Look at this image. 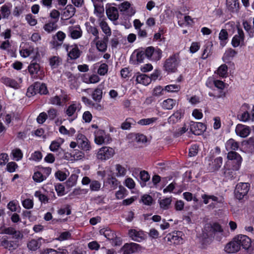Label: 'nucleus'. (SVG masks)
<instances>
[{"mask_svg": "<svg viewBox=\"0 0 254 254\" xmlns=\"http://www.w3.org/2000/svg\"><path fill=\"white\" fill-rule=\"evenodd\" d=\"M0 233L12 236L11 239L7 236H3L0 239V247L10 252H13L19 247V241L23 237L22 233L13 227H4Z\"/></svg>", "mask_w": 254, "mask_h": 254, "instance_id": "obj_1", "label": "nucleus"}, {"mask_svg": "<svg viewBox=\"0 0 254 254\" xmlns=\"http://www.w3.org/2000/svg\"><path fill=\"white\" fill-rule=\"evenodd\" d=\"M228 161L224 166L223 173L227 179L232 180L236 178V171L241 166L242 157L240 154L235 151L229 152L227 155Z\"/></svg>", "mask_w": 254, "mask_h": 254, "instance_id": "obj_2", "label": "nucleus"}, {"mask_svg": "<svg viewBox=\"0 0 254 254\" xmlns=\"http://www.w3.org/2000/svg\"><path fill=\"white\" fill-rule=\"evenodd\" d=\"M180 62L179 54H174L165 60L163 68L168 72H175L177 70Z\"/></svg>", "mask_w": 254, "mask_h": 254, "instance_id": "obj_3", "label": "nucleus"}, {"mask_svg": "<svg viewBox=\"0 0 254 254\" xmlns=\"http://www.w3.org/2000/svg\"><path fill=\"white\" fill-rule=\"evenodd\" d=\"M145 50L146 58L150 61L157 62L159 61L162 58V51L157 47H148L145 48Z\"/></svg>", "mask_w": 254, "mask_h": 254, "instance_id": "obj_4", "label": "nucleus"}, {"mask_svg": "<svg viewBox=\"0 0 254 254\" xmlns=\"http://www.w3.org/2000/svg\"><path fill=\"white\" fill-rule=\"evenodd\" d=\"M250 189V185L246 183H240L237 185L235 189L236 197L241 200L247 195Z\"/></svg>", "mask_w": 254, "mask_h": 254, "instance_id": "obj_5", "label": "nucleus"}, {"mask_svg": "<svg viewBox=\"0 0 254 254\" xmlns=\"http://www.w3.org/2000/svg\"><path fill=\"white\" fill-rule=\"evenodd\" d=\"M114 150L110 147L104 146L100 148L97 154V158L101 160H106L113 156Z\"/></svg>", "mask_w": 254, "mask_h": 254, "instance_id": "obj_6", "label": "nucleus"}, {"mask_svg": "<svg viewBox=\"0 0 254 254\" xmlns=\"http://www.w3.org/2000/svg\"><path fill=\"white\" fill-rule=\"evenodd\" d=\"M76 141L79 147L83 151L87 152L91 150L90 143L84 135L81 133L78 134Z\"/></svg>", "mask_w": 254, "mask_h": 254, "instance_id": "obj_7", "label": "nucleus"}, {"mask_svg": "<svg viewBox=\"0 0 254 254\" xmlns=\"http://www.w3.org/2000/svg\"><path fill=\"white\" fill-rule=\"evenodd\" d=\"M206 128V126L199 122H194L191 121L190 122V131L195 135H200L202 134Z\"/></svg>", "mask_w": 254, "mask_h": 254, "instance_id": "obj_8", "label": "nucleus"}, {"mask_svg": "<svg viewBox=\"0 0 254 254\" xmlns=\"http://www.w3.org/2000/svg\"><path fill=\"white\" fill-rule=\"evenodd\" d=\"M235 240L239 244L240 248L242 247L243 249L248 250L251 246V240L246 235H238L235 237Z\"/></svg>", "mask_w": 254, "mask_h": 254, "instance_id": "obj_9", "label": "nucleus"}, {"mask_svg": "<svg viewBox=\"0 0 254 254\" xmlns=\"http://www.w3.org/2000/svg\"><path fill=\"white\" fill-rule=\"evenodd\" d=\"M64 46L65 47L66 51L68 52V56L70 59L76 60L80 57V51L77 45H64Z\"/></svg>", "mask_w": 254, "mask_h": 254, "instance_id": "obj_10", "label": "nucleus"}, {"mask_svg": "<svg viewBox=\"0 0 254 254\" xmlns=\"http://www.w3.org/2000/svg\"><path fill=\"white\" fill-rule=\"evenodd\" d=\"M67 32L68 36L73 39L79 38L82 35V31L79 25L69 26Z\"/></svg>", "mask_w": 254, "mask_h": 254, "instance_id": "obj_11", "label": "nucleus"}, {"mask_svg": "<svg viewBox=\"0 0 254 254\" xmlns=\"http://www.w3.org/2000/svg\"><path fill=\"white\" fill-rule=\"evenodd\" d=\"M238 34L235 35L232 38L231 44L233 47L236 48L243 44L244 41L245 35L243 30L237 27Z\"/></svg>", "mask_w": 254, "mask_h": 254, "instance_id": "obj_12", "label": "nucleus"}, {"mask_svg": "<svg viewBox=\"0 0 254 254\" xmlns=\"http://www.w3.org/2000/svg\"><path fill=\"white\" fill-rule=\"evenodd\" d=\"M140 245L136 243H127L122 248L123 254H132L137 253L140 250Z\"/></svg>", "mask_w": 254, "mask_h": 254, "instance_id": "obj_13", "label": "nucleus"}, {"mask_svg": "<svg viewBox=\"0 0 254 254\" xmlns=\"http://www.w3.org/2000/svg\"><path fill=\"white\" fill-rule=\"evenodd\" d=\"M240 249L239 244L234 237L232 241L226 245L224 250L228 254H234L239 252Z\"/></svg>", "mask_w": 254, "mask_h": 254, "instance_id": "obj_14", "label": "nucleus"}, {"mask_svg": "<svg viewBox=\"0 0 254 254\" xmlns=\"http://www.w3.org/2000/svg\"><path fill=\"white\" fill-rule=\"evenodd\" d=\"M65 37V34L62 31H59L56 35L53 37V40L51 43L54 48H58L61 46Z\"/></svg>", "mask_w": 254, "mask_h": 254, "instance_id": "obj_15", "label": "nucleus"}, {"mask_svg": "<svg viewBox=\"0 0 254 254\" xmlns=\"http://www.w3.org/2000/svg\"><path fill=\"white\" fill-rule=\"evenodd\" d=\"M235 131L237 135L244 138L249 135L251 129L249 127L242 124H238L236 126Z\"/></svg>", "mask_w": 254, "mask_h": 254, "instance_id": "obj_16", "label": "nucleus"}, {"mask_svg": "<svg viewBox=\"0 0 254 254\" xmlns=\"http://www.w3.org/2000/svg\"><path fill=\"white\" fill-rule=\"evenodd\" d=\"M223 158L221 157H218L211 160L208 164V169L210 172H214L220 169L222 165Z\"/></svg>", "mask_w": 254, "mask_h": 254, "instance_id": "obj_17", "label": "nucleus"}, {"mask_svg": "<svg viewBox=\"0 0 254 254\" xmlns=\"http://www.w3.org/2000/svg\"><path fill=\"white\" fill-rule=\"evenodd\" d=\"M130 3L126 1L119 4L118 8L121 12H127L128 16H132L135 13V10L133 8L130 7Z\"/></svg>", "mask_w": 254, "mask_h": 254, "instance_id": "obj_18", "label": "nucleus"}, {"mask_svg": "<svg viewBox=\"0 0 254 254\" xmlns=\"http://www.w3.org/2000/svg\"><path fill=\"white\" fill-rule=\"evenodd\" d=\"M128 235L132 240L138 242L145 239L144 234L142 231H137L134 229H131L128 231Z\"/></svg>", "mask_w": 254, "mask_h": 254, "instance_id": "obj_19", "label": "nucleus"}, {"mask_svg": "<svg viewBox=\"0 0 254 254\" xmlns=\"http://www.w3.org/2000/svg\"><path fill=\"white\" fill-rule=\"evenodd\" d=\"M201 198L203 199V203L205 204L209 203L210 200L219 203H222L223 202V198L222 196L217 197L214 195L203 194L201 195Z\"/></svg>", "mask_w": 254, "mask_h": 254, "instance_id": "obj_20", "label": "nucleus"}, {"mask_svg": "<svg viewBox=\"0 0 254 254\" xmlns=\"http://www.w3.org/2000/svg\"><path fill=\"white\" fill-rule=\"evenodd\" d=\"M248 107L247 104H244L242 107L237 115L238 119L242 122L248 121L250 118L251 116L247 111H243V109H246Z\"/></svg>", "mask_w": 254, "mask_h": 254, "instance_id": "obj_21", "label": "nucleus"}, {"mask_svg": "<svg viewBox=\"0 0 254 254\" xmlns=\"http://www.w3.org/2000/svg\"><path fill=\"white\" fill-rule=\"evenodd\" d=\"M106 14L109 19L112 21H116L119 18L118 10L117 7L110 6L106 8Z\"/></svg>", "mask_w": 254, "mask_h": 254, "instance_id": "obj_22", "label": "nucleus"}, {"mask_svg": "<svg viewBox=\"0 0 254 254\" xmlns=\"http://www.w3.org/2000/svg\"><path fill=\"white\" fill-rule=\"evenodd\" d=\"M178 232H173L167 235L166 238H167V241L175 245L179 244L180 241H182V238L178 235Z\"/></svg>", "mask_w": 254, "mask_h": 254, "instance_id": "obj_23", "label": "nucleus"}, {"mask_svg": "<svg viewBox=\"0 0 254 254\" xmlns=\"http://www.w3.org/2000/svg\"><path fill=\"white\" fill-rule=\"evenodd\" d=\"M227 7L232 12H237L239 9L238 0H226Z\"/></svg>", "mask_w": 254, "mask_h": 254, "instance_id": "obj_24", "label": "nucleus"}, {"mask_svg": "<svg viewBox=\"0 0 254 254\" xmlns=\"http://www.w3.org/2000/svg\"><path fill=\"white\" fill-rule=\"evenodd\" d=\"M86 30L88 34H92L95 37L94 41L99 39V31L96 27L90 25L89 22L85 24Z\"/></svg>", "mask_w": 254, "mask_h": 254, "instance_id": "obj_25", "label": "nucleus"}, {"mask_svg": "<svg viewBox=\"0 0 254 254\" xmlns=\"http://www.w3.org/2000/svg\"><path fill=\"white\" fill-rule=\"evenodd\" d=\"M225 147L227 151H233L237 150L239 147V143L233 138H230L225 143Z\"/></svg>", "mask_w": 254, "mask_h": 254, "instance_id": "obj_26", "label": "nucleus"}, {"mask_svg": "<svg viewBox=\"0 0 254 254\" xmlns=\"http://www.w3.org/2000/svg\"><path fill=\"white\" fill-rule=\"evenodd\" d=\"M1 82L5 85L14 89H18L19 87V84L15 80L8 77H2Z\"/></svg>", "mask_w": 254, "mask_h": 254, "instance_id": "obj_27", "label": "nucleus"}, {"mask_svg": "<svg viewBox=\"0 0 254 254\" xmlns=\"http://www.w3.org/2000/svg\"><path fill=\"white\" fill-rule=\"evenodd\" d=\"M136 81L138 83L147 85L151 82V79L145 74H139L136 77Z\"/></svg>", "mask_w": 254, "mask_h": 254, "instance_id": "obj_28", "label": "nucleus"}, {"mask_svg": "<svg viewBox=\"0 0 254 254\" xmlns=\"http://www.w3.org/2000/svg\"><path fill=\"white\" fill-rule=\"evenodd\" d=\"M135 53H136L135 56L136 62H134V64H138L142 63L143 60L146 57L145 49H138L134 52V54Z\"/></svg>", "mask_w": 254, "mask_h": 254, "instance_id": "obj_29", "label": "nucleus"}, {"mask_svg": "<svg viewBox=\"0 0 254 254\" xmlns=\"http://www.w3.org/2000/svg\"><path fill=\"white\" fill-rule=\"evenodd\" d=\"M61 144L57 141H53L50 146V149L53 152H58V155H62L64 154V150L60 147Z\"/></svg>", "mask_w": 254, "mask_h": 254, "instance_id": "obj_30", "label": "nucleus"}, {"mask_svg": "<svg viewBox=\"0 0 254 254\" xmlns=\"http://www.w3.org/2000/svg\"><path fill=\"white\" fill-rule=\"evenodd\" d=\"M12 5L10 3H6L1 7L0 11L3 18H7L11 12Z\"/></svg>", "mask_w": 254, "mask_h": 254, "instance_id": "obj_31", "label": "nucleus"}, {"mask_svg": "<svg viewBox=\"0 0 254 254\" xmlns=\"http://www.w3.org/2000/svg\"><path fill=\"white\" fill-rule=\"evenodd\" d=\"M176 100L168 98L164 100L162 104V107L165 110H171L176 105Z\"/></svg>", "mask_w": 254, "mask_h": 254, "instance_id": "obj_32", "label": "nucleus"}, {"mask_svg": "<svg viewBox=\"0 0 254 254\" xmlns=\"http://www.w3.org/2000/svg\"><path fill=\"white\" fill-rule=\"evenodd\" d=\"M99 232L100 234L103 235L107 239L110 241L116 237V234L110 229L103 228L100 230Z\"/></svg>", "mask_w": 254, "mask_h": 254, "instance_id": "obj_33", "label": "nucleus"}, {"mask_svg": "<svg viewBox=\"0 0 254 254\" xmlns=\"http://www.w3.org/2000/svg\"><path fill=\"white\" fill-rule=\"evenodd\" d=\"M62 62V59L58 56H53L49 59L50 65L52 68L58 67Z\"/></svg>", "mask_w": 254, "mask_h": 254, "instance_id": "obj_34", "label": "nucleus"}, {"mask_svg": "<svg viewBox=\"0 0 254 254\" xmlns=\"http://www.w3.org/2000/svg\"><path fill=\"white\" fill-rule=\"evenodd\" d=\"M246 150L249 153H254V137L249 138L244 144Z\"/></svg>", "mask_w": 254, "mask_h": 254, "instance_id": "obj_35", "label": "nucleus"}, {"mask_svg": "<svg viewBox=\"0 0 254 254\" xmlns=\"http://www.w3.org/2000/svg\"><path fill=\"white\" fill-rule=\"evenodd\" d=\"M228 38V33L226 30L222 29L219 34V39L220 40V45L224 47L226 44V40Z\"/></svg>", "mask_w": 254, "mask_h": 254, "instance_id": "obj_36", "label": "nucleus"}, {"mask_svg": "<svg viewBox=\"0 0 254 254\" xmlns=\"http://www.w3.org/2000/svg\"><path fill=\"white\" fill-rule=\"evenodd\" d=\"M181 118V112L179 111H177L169 118L168 122L169 124H174L177 123Z\"/></svg>", "mask_w": 254, "mask_h": 254, "instance_id": "obj_37", "label": "nucleus"}, {"mask_svg": "<svg viewBox=\"0 0 254 254\" xmlns=\"http://www.w3.org/2000/svg\"><path fill=\"white\" fill-rule=\"evenodd\" d=\"M40 66L39 64L32 61L28 66V70L31 75L37 74L39 71Z\"/></svg>", "mask_w": 254, "mask_h": 254, "instance_id": "obj_38", "label": "nucleus"}, {"mask_svg": "<svg viewBox=\"0 0 254 254\" xmlns=\"http://www.w3.org/2000/svg\"><path fill=\"white\" fill-rule=\"evenodd\" d=\"M171 202V197H166L162 199L159 200L160 207L164 210L169 209Z\"/></svg>", "mask_w": 254, "mask_h": 254, "instance_id": "obj_39", "label": "nucleus"}, {"mask_svg": "<svg viewBox=\"0 0 254 254\" xmlns=\"http://www.w3.org/2000/svg\"><path fill=\"white\" fill-rule=\"evenodd\" d=\"M140 178L141 180L140 182V185L142 187H144L146 186V183L149 181L150 179V176L147 172L145 171H141L140 172Z\"/></svg>", "mask_w": 254, "mask_h": 254, "instance_id": "obj_40", "label": "nucleus"}, {"mask_svg": "<svg viewBox=\"0 0 254 254\" xmlns=\"http://www.w3.org/2000/svg\"><path fill=\"white\" fill-rule=\"evenodd\" d=\"M93 5L94 6V13L96 14V15L99 17H102L104 9L103 6L101 3H93Z\"/></svg>", "mask_w": 254, "mask_h": 254, "instance_id": "obj_41", "label": "nucleus"}, {"mask_svg": "<svg viewBox=\"0 0 254 254\" xmlns=\"http://www.w3.org/2000/svg\"><path fill=\"white\" fill-rule=\"evenodd\" d=\"M102 90L99 88H96L92 94V99L96 102H100L102 98Z\"/></svg>", "mask_w": 254, "mask_h": 254, "instance_id": "obj_42", "label": "nucleus"}, {"mask_svg": "<svg viewBox=\"0 0 254 254\" xmlns=\"http://www.w3.org/2000/svg\"><path fill=\"white\" fill-rule=\"evenodd\" d=\"M56 23V21H52L45 24L44 26V30L48 33L56 30L58 28Z\"/></svg>", "mask_w": 254, "mask_h": 254, "instance_id": "obj_43", "label": "nucleus"}, {"mask_svg": "<svg viewBox=\"0 0 254 254\" xmlns=\"http://www.w3.org/2000/svg\"><path fill=\"white\" fill-rule=\"evenodd\" d=\"M36 88L40 94L46 95L48 93V90L45 83H36Z\"/></svg>", "mask_w": 254, "mask_h": 254, "instance_id": "obj_44", "label": "nucleus"}, {"mask_svg": "<svg viewBox=\"0 0 254 254\" xmlns=\"http://www.w3.org/2000/svg\"><path fill=\"white\" fill-rule=\"evenodd\" d=\"M78 176L76 174H72L66 182V186L68 188H71L75 186L76 184Z\"/></svg>", "mask_w": 254, "mask_h": 254, "instance_id": "obj_45", "label": "nucleus"}, {"mask_svg": "<svg viewBox=\"0 0 254 254\" xmlns=\"http://www.w3.org/2000/svg\"><path fill=\"white\" fill-rule=\"evenodd\" d=\"M212 47V44L211 42H208L205 45V48L203 50V54L202 55V58L203 59H206L209 54L211 52V48Z\"/></svg>", "mask_w": 254, "mask_h": 254, "instance_id": "obj_46", "label": "nucleus"}, {"mask_svg": "<svg viewBox=\"0 0 254 254\" xmlns=\"http://www.w3.org/2000/svg\"><path fill=\"white\" fill-rule=\"evenodd\" d=\"M100 26L102 30V31L107 35L111 36V30L109 26H108L107 23L105 21H101L100 23Z\"/></svg>", "mask_w": 254, "mask_h": 254, "instance_id": "obj_47", "label": "nucleus"}, {"mask_svg": "<svg viewBox=\"0 0 254 254\" xmlns=\"http://www.w3.org/2000/svg\"><path fill=\"white\" fill-rule=\"evenodd\" d=\"M34 195L35 197L38 198L39 200L44 203L49 202V198L48 196L43 193L40 191H36L35 192Z\"/></svg>", "mask_w": 254, "mask_h": 254, "instance_id": "obj_48", "label": "nucleus"}, {"mask_svg": "<svg viewBox=\"0 0 254 254\" xmlns=\"http://www.w3.org/2000/svg\"><path fill=\"white\" fill-rule=\"evenodd\" d=\"M32 178L33 180L36 183H41L46 180L45 176H44L42 173L40 171L35 172Z\"/></svg>", "mask_w": 254, "mask_h": 254, "instance_id": "obj_49", "label": "nucleus"}, {"mask_svg": "<svg viewBox=\"0 0 254 254\" xmlns=\"http://www.w3.org/2000/svg\"><path fill=\"white\" fill-rule=\"evenodd\" d=\"M107 183L110 185L111 189L115 190L117 188L120 182L116 178L111 177L108 179Z\"/></svg>", "mask_w": 254, "mask_h": 254, "instance_id": "obj_50", "label": "nucleus"}, {"mask_svg": "<svg viewBox=\"0 0 254 254\" xmlns=\"http://www.w3.org/2000/svg\"><path fill=\"white\" fill-rule=\"evenodd\" d=\"M96 43V46L97 50L101 52H105L107 50V44L101 40H97Z\"/></svg>", "mask_w": 254, "mask_h": 254, "instance_id": "obj_51", "label": "nucleus"}, {"mask_svg": "<svg viewBox=\"0 0 254 254\" xmlns=\"http://www.w3.org/2000/svg\"><path fill=\"white\" fill-rule=\"evenodd\" d=\"M243 25L245 30L247 32L250 38H252L254 37V30L253 28H252L251 25L249 24V23L247 21H244L243 23Z\"/></svg>", "mask_w": 254, "mask_h": 254, "instance_id": "obj_52", "label": "nucleus"}, {"mask_svg": "<svg viewBox=\"0 0 254 254\" xmlns=\"http://www.w3.org/2000/svg\"><path fill=\"white\" fill-rule=\"evenodd\" d=\"M40 247L38 242L34 239H32L27 243L28 248L31 251H36Z\"/></svg>", "mask_w": 254, "mask_h": 254, "instance_id": "obj_53", "label": "nucleus"}, {"mask_svg": "<svg viewBox=\"0 0 254 254\" xmlns=\"http://www.w3.org/2000/svg\"><path fill=\"white\" fill-rule=\"evenodd\" d=\"M134 121L132 118H127L121 125V128L123 129H128L131 127V125L133 124Z\"/></svg>", "mask_w": 254, "mask_h": 254, "instance_id": "obj_54", "label": "nucleus"}, {"mask_svg": "<svg viewBox=\"0 0 254 254\" xmlns=\"http://www.w3.org/2000/svg\"><path fill=\"white\" fill-rule=\"evenodd\" d=\"M141 201L142 203L146 205L150 206L153 203V198L149 194H144L141 196Z\"/></svg>", "mask_w": 254, "mask_h": 254, "instance_id": "obj_55", "label": "nucleus"}, {"mask_svg": "<svg viewBox=\"0 0 254 254\" xmlns=\"http://www.w3.org/2000/svg\"><path fill=\"white\" fill-rule=\"evenodd\" d=\"M157 120V118H151L143 119L138 122V124L141 125H149L155 122Z\"/></svg>", "mask_w": 254, "mask_h": 254, "instance_id": "obj_56", "label": "nucleus"}, {"mask_svg": "<svg viewBox=\"0 0 254 254\" xmlns=\"http://www.w3.org/2000/svg\"><path fill=\"white\" fill-rule=\"evenodd\" d=\"M208 228H210V231L213 233L223 232L221 226L217 223H214L212 225H209Z\"/></svg>", "mask_w": 254, "mask_h": 254, "instance_id": "obj_57", "label": "nucleus"}, {"mask_svg": "<svg viewBox=\"0 0 254 254\" xmlns=\"http://www.w3.org/2000/svg\"><path fill=\"white\" fill-rule=\"evenodd\" d=\"M227 66L225 64H222L217 69V74L219 76L224 77L227 73Z\"/></svg>", "mask_w": 254, "mask_h": 254, "instance_id": "obj_58", "label": "nucleus"}, {"mask_svg": "<svg viewBox=\"0 0 254 254\" xmlns=\"http://www.w3.org/2000/svg\"><path fill=\"white\" fill-rule=\"evenodd\" d=\"M237 54V52L235 50L229 48L226 51L224 57L227 60H229L230 58L234 57Z\"/></svg>", "mask_w": 254, "mask_h": 254, "instance_id": "obj_59", "label": "nucleus"}, {"mask_svg": "<svg viewBox=\"0 0 254 254\" xmlns=\"http://www.w3.org/2000/svg\"><path fill=\"white\" fill-rule=\"evenodd\" d=\"M76 110H77L76 104H72L68 107V108H67V109L65 111V113L66 114V115L68 116L71 117L72 115H73L74 113L76 112Z\"/></svg>", "mask_w": 254, "mask_h": 254, "instance_id": "obj_60", "label": "nucleus"}, {"mask_svg": "<svg viewBox=\"0 0 254 254\" xmlns=\"http://www.w3.org/2000/svg\"><path fill=\"white\" fill-rule=\"evenodd\" d=\"M116 170L117 171V177L124 176L127 172L126 169L120 164L116 165Z\"/></svg>", "mask_w": 254, "mask_h": 254, "instance_id": "obj_61", "label": "nucleus"}, {"mask_svg": "<svg viewBox=\"0 0 254 254\" xmlns=\"http://www.w3.org/2000/svg\"><path fill=\"white\" fill-rule=\"evenodd\" d=\"M12 154L16 161H19L22 158L23 153L19 148L13 149L12 151Z\"/></svg>", "mask_w": 254, "mask_h": 254, "instance_id": "obj_62", "label": "nucleus"}, {"mask_svg": "<svg viewBox=\"0 0 254 254\" xmlns=\"http://www.w3.org/2000/svg\"><path fill=\"white\" fill-rule=\"evenodd\" d=\"M38 93L37 89L36 88V83H35L33 85H31L28 87L27 89L26 95L28 97L32 96Z\"/></svg>", "mask_w": 254, "mask_h": 254, "instance_id": "obj_63", "label": "nucleus"}, {"mask_svg": "<svg viewBox=\"0 0 254 254\" xmlns=\"http://www.w3.org/2000/svg\"><path fill=\"white\" fill-rule=\"evenodd\" d=\"M108 70V65L106 64H102L100 65L97 72L100 75H104L107 73Z\"/></svg>", "mask_w": 254, "mask_h": 254, "instance_id": "obj_64", "label": "nucleus"}]
</instances>
